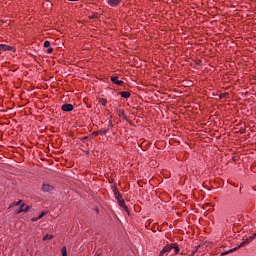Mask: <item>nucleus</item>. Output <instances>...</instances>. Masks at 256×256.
<instances>
[{"label":"nucleus","instance_id":"nucleus-1","mask_svg":"<svg viewBox=\"0 0 256 256\" xmlns=\"http://www.w3.org/2000/svg\"><path fill=\"white\" fill-rule=\"evenodd\" d=\"M53 190V186L49 184H43L41 187V191H43V193H53Z\"/></svg>","mask_w":256,"mask_h":256},{"label":"nucleus","instance_id":"nucleus-2","mask_svg":"<svg viewBox=\"0 0 256 256\" xmlns=\"http://www.w3.org/2000/svg\"><path fill=\"white\" fill-rule=\"evenodd\" d=\"M173 247H175V244H168L166 245L160 252L159 256H163L164 253H169V251H171V249H173Z\"/></svg>","mask_w":256,"mask_h":256},{"label":"nucleus","instance_id":"nucleus-3","mask_svg":"<svg viewBox=\"0 0 256 256\" xmlns=\"http://www.w3.org/2000/svg\"><path fill=\"white\" fill-rule=\"evenodd\" d=\"M29 211V206L22 204L18 210H16V215H19V213H27Z\"/></svg>","mask_w":256,"mask_h":256},{"label":"nucleus","instance_id":"nucleus-4","mask_svg":"<svg viewBox=\"0 0 256 256\" xmlns=\"http://www.w3.org/2000/svg\"><path fill=\"white\" fill-rule=\"evenodd\" d=\"M111 81L115 85H120V86L123 85V80H119V77H117V76H112Z\"/></svg>","mask_w":256,"mask_h":256},{"label":"nucleus","instance_id":"nucleus-5","mask_svg":"<svg viewBox=\"0 0 256 256\" xmlns=\"http://www.w3.org/2000/svg\"><path fill=\"white\" fill-rule=\"evenodd\" d=\"M62 111L70 112L73 111V104H64L61 107Z\"/></svg>","mask_w":256,"mask_h":256},{"label":"nucleus","instance_id":"nucleus-6","mask_svg":"<svg viewBox=\"0 0 256 256\" xmlns=\"http://www.w3.org/2000/svg\"><path fill=\"white\" fill-rule=\"evenodd\" d=\"M114 195L115 199L119 202L123 201V196H121V193H119V190L114 189Z\"/></svg>","mask_w":256,"mask_h":256},{"label":"nucleus","instance_id":"nucleus-7","mask_svg":"<svg viewBox=\"0 0 256 256\" xmlns=\"http://www.w3.org/2000/svg\"><path fill=\"white\" fill-rule=\"evenodd\" d=\"M0 49L2 51H13V47L7 45V44H0Z\"/></svg>","mask_w":256,"mask_h":256},{"label":"nucleus","instance_id":"nucleus-8","mask_svg":"<svg viewBox=\"0 0 256 256\" xmlns=\"http://www.w3.org/2000/svg\"><path fill=\"white\" fill-rule=\"evenodd\" d=\"M121 3V0H108V4L110 7H117L118 4Z\"/></svg>","mask_w":256,"mask_h":256},{"label":"nucleus","instance_id":"nucleus-9","mask_svg":"<svg viewBox=\"0 0 256 256\" xmlns=\"http://www.w3.org/2000/svg\"><path fill=\"white\" fill-rule=\"evenodd\" d=\"M119 203V206L122 207V209H124V211H126V213H129V207H127V205H125V200H121Z\"/></svg>","mask_w":256,"mask_h":256},{"label":"nucleus","instance_id":"nucleus-10","mask_svg":"<svg viewBox=\"0 0 256 256\" xmlns=\"http://www.w3.org/2000/svg\"><path fill=\"white\" fill-rule=\"evenodd\" d=\"M119 95H121V97H123L124 99H129V97H131V93L127 91L120 92Z\"/></svg>","mask_w":256,"mask_h":256},{"label":"nucleus","instance_id":"nucleus-11","mask_svg":"<svg viewBox=\"0 0 256 256\" xmlns=\"http://www.w3.org/2000/svg\"><path fill=\"white\" fill-rule=\"evenodd\" d=\"M98 103H100V105L103 107H107V99L105 98H98Z\"/></svg>","mask_w":256,"mask_h":256},{"label":"nucleus","instance_id":"nucleus-12","mask_svg":"<svg viewBox=\"0 0 256 256\" xmlns=\"http://www.w3.org/2000/svg\"><path fill=\"white\" fill-rule=\"evenodd\" d=\"M118 115H119V117H122V119H127V116L125 115V111H123V110H119Z\"/></svg>","mask_w":256,"mask_h":256},{"label":"nucleus","instance_id":"nucleus-13","mask_svg":"<svg viewBox=\"0 0 256 256\" xmlns=\"http://www.w3.org/2000/svg\"><path fill=\"white\" fill-rule=\"evenodd\" d=\"M50 239H53V235L46 234V235L43 237V241H49Z\"/></svg>","mask_w":256,"mask_h":256},{"label":"nucleus","instance_id":"nucleus-14","mask_svg":"<svg viewBox=\"0 0 256 256\" xmlns=\"http://www.w3.org/2000/svg\"><path fill=\"white\" fill-rule=\"evenodd\" d=\"M255 237H256V233L253 234L252 236H250L249 238H247V239L245 240L246 243H251V241H253V239H255Z\"/></svg>","mask_w":256,"mask_h":256},{"label":"nucleus","instance_id":"nucleus-15","mask_svg":"<svg viewBox=\"0 0 256 256\" xmlns=\"http://www.w3.org/2000/svg\"><path fill=\"white\" fill-rule=\"evenodd\" d=\"M233 251H237V248H234V249H230V250H228V251H225V252H223L221 255L223 256V255H229V253H233Z\"/></svg>","mask_w":256,"mask_h":256},{"label":"nucleus","instance_id":"nucleus-16","mask_svg":"<svg viewBox=\"0 0 256 256\" xmlns=\"http://www.w3.org/2000/svg\"><path fill=\"white\" fill-rule=\"evenodd\" d=\"M173 249H174L175 255H178V253H179V251H180L179 246H178L177 244H174Z\"/></svg>","mask_w":256,"mask_h":256},{"label":"nucleus","instance_id":"nucleus-17","mask_svg":"<svg viewBox=\"0 0 256 256\" xmlns=\"http://www.w3.org/2000/svg\"><path fill=\"white\" fill-rule=\"evenodd\" d=\"M62 256H67V247H62L61 249Z\"/></svg>","mask_w":256,"mask_h":256},{"label":"nucleus","instance_id":"nucleus-18","mask_svg":"<svg viewBox=\"0 0 256 256\" xmlns=\"http://www.w3.org/2000/svg\"><path fill=\"white\" fill-rule=\"evenodd\" d=\"M44 47L47 49L51 47V42L49 40L44 41Z\"/></svg>","mask_w":256,"mask_h":256},{"label":"nucleus","instance_id":"nucleus-19","mask_svg":"<svg viewBox=\"0 0 256 256\" xmlns=\"http://www.w3.org/2000/svg\"><path fill=\"white\" fill-rule=\"evenodd\" d=\"M47 215V212L43 211L40 213V215L38 216V219H43V217H45Z\"/></svg>","mask_w":256,"mask_h":256},{"label":"nucleus","instance_id":"nucleus-20","mask_svg":"<svg viewBox=\"0 0 256 256\" xmlns=\"http://www.w3.org/2000/svg\"><path fill=\"white\" fill-rule=\"evenodd\" d=\"M245 245H247L246 240H244L243 242L240 243V245L238 246V249H241V247H245Z\"/></svg>","mask_w":256,"mask_h":256},{"label":"nucleus","instance_id":"nucleus-21","mask_svg":"<svg viewBox=\"0 0 256 256\" xmlns=\"http://www.w3.org/2000/svg\"><path fill=\"white\" fill-rule=\"evenodd\" d=\"M19 205H21V200H19L18 202H14L10 207H17Z\"/></svg>","mask_w":256,"mask_h":256},{"label":"nucleus","instance_id":"nucleus-22","mask_svg":"<svg viewBox=\"0 0 256 256\" xmlns=\"http://www.w3.org/2000/svg\"><path fill=\"white\" fill-rule=\"evenodd\" d=\"M46 53H48V54L53 53V48H52V47H49V48L46 50Z\"/></svg>","mask_w":256,"mask_h":256},{"label":"nucleus","instance_id":"nucleus-23","mask_svg":"<svg viewBox=\"0 0 256 256\" xmlns=\"http://www.w3.org/2000/svg\"><path fill=\"white\" fill-rule=\"evenodd\" d=\"M227 95H228L227 93L221 94L220 99H223V98L227 97Z\"/></svg>","mask_w":256,"mask_h":256},{"label":"nucleus","instance_id":"nucleus-24","mask_svg":"<svg viewBox=\"0 0 256 256\" xmlns=\"http://www.w3.org/2000/svg\"><path fill=\"white\" fill-rule=\"evenodd\" d=\"M195 253H197V249L193 250L192 253L190 254V256H195Z\"/></svg>","mask_w":256,"mask_h":256},{"label":"nucleus","instance_id":"nucleus-25","mask_svg":"<svg viewBox=\"0 0 256 256\" xmlns=\"http://www.w3.org/2000/svg\"><path fill=\"white\" fill-rule=\"evenodd\" d=\"M39 219L40 218H38V217H34V218H32V221H39Z\"/></svg>","mask_w":256,"mask_h":256},{"label":"nucleus","instance_id":"nucleus-26","mask_svg":"<svg viewBox=\"0 0 256 256\" xmlns=\"http://www.w3.org/2000/svg\"><path fill=\"white\" fill-rule=\"evenodd\" d=\"M105 133H107V130H101L102 135H105Z\"/></svg>","mask_w":256,"mask_h":256},{"label":"nucleus","instance_id":"nucleus-27","mask_svg":"<svg viewBox=\"0 0 256 256\" xmlns=\"http://www.w3.org/2000/svg\"><path fill=\"white\" fill-rule=\"evenodd\" d=\"M68 1H79V0H68Z\"/></svg>","mask_w":256,"mask_h":256}]
</instances>
